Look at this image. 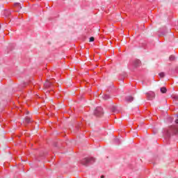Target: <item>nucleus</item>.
<instances>
[{"instance_id": "f257e3e1", "label": "nucleus", "mask_w": 178, "mask_h": 178, "mask_svg": "<svg viewBox=\"0 0 178 178\" xmlns=\"http://www.w3.org/2000/svg\"><path fill=\"white\" fill-rule=\"evenodd\" d=\"M95 162V159L94 157L91 158H85L81 161V165H83V166H88L90 163H94Z\"/></svg>"}, {"instance_id": "f03ea898", "label": "nucleus", "mask_w": 178, "mask_h": 178, "mask_svg": "<svg viewBox=\"0 0 178 178\" xmlns=\"http://www.w3.org/2000/svg\"><path fill=\"white\" fill-rule=\"evenodd\" d=\"M178 134L177 126H171L166 131L167 137H170V134Z\"/></svg>"}, {"instance_id": "7ed1b4c3", "label": "nucleus", "mask_w": 178, "mask_h": 178, "mask_svg": "<svg viewBox=\"0 0 178 178\" xmlns=\"http://www.w3.org/2000/svg\"><path fill=\"white\" fill-rule=\"evenodd\" d=\"M94 113L95 116H98V117L102 116V115H104V108H102L100 106L97 107L94 111Z\"/></svg>"}, {"instance_id": "20e7f679", "label": "nucleus", "mask_w": 178, "mask_h": 178, "mask_svg": "<svg viewBox=\"0 0 178 178\" xmlns=\"http://www.w3.org/2000/svg\"><path fill=\"white\" fill-rule=\"evenodd\" d=\"M154 98H155V93L154 92L147 93V99H149V101H152Z\"/></svg>"}, {"instance_id": "39448f33", "label": "nucleus", "mask_w": 178, "mask_h": 178, "mask_svg": "<svg viewBox=\"0 0 178 178\" xmlns=\"http://www.w3.org/2000/svg\"><path fill=\"white\" fill-rule=\"evenodd\" d=\"M52 82L47 80V81L44 84V86L45 87V88H51V87H52Z\"/></svg>"}, {"instance_id": "423d86ee", "label": "nucleus", "mask_w": 178, "mask_h": 178, "mask_svg": "<svg viewBox=\"0 0 178 178\" xmlns=\"http://www.w3.org/2000/svg\"><path fill=\"white\" fill-rule=\"evenodd\" d=\"M141 65V61L140 60L136 59L134 61V67H138Z\"/></svg>"}, {"instance_id": "0eeeda50", "label": "nucleus", "mask_w": 178, "mask_h": 178, "mask_svg": "<svg viewBox=\"0 0 178 178\" xmlns=\"http://www.w3.org/2000/svg\"><path fill=\"white\" fill-rule=\"evenodd\" d=\"M134 99V97H133V96H127L125 97V101L127 102H133Z\"/></svg>"}, {"instance_id": "6e6552de", "label": "nucleus", "mask_w": 178, "mask_h": 178, "mask_svg": "<svg viewBox=\"0 0 178 178\" xmlns=\"http://www.w3.org/2000/svg\"><path fill=\"white\" fill-rule=\"evenodd\" d=\"M111 111L113 112V113H118L119 111H118V107L116 106H113L111 107Z\"/></svg>"}, {"instance_id": "1a4fd4ad", "label": "nucleus", "mask_w": 178, "mask_h": 178, "mask_svg": "<svg viewBox=\"0 0 178 178\" xmlns=\"http://www.w3.org/2000/svg\"><path fill=\"white\" fill-rule=\"evenodd\" d=\"M160 91L162 94H166L168 89H166L165 87H162L161 88Z\"/></svg>"}, {"instance_id": "9d476101", "label": "nucleus", "mask_w": 178, "mask_h": 178, "mask_svg": "<svg viewBox=\"0 0 178 178\" xmlns=\"http://www.w3.org/2000/svg\"><path fill=\"white\" fill-rule=\"evenodd\" d=\"M10 14H11L10 10H6L4 12V15L6 17H9V16H10Z\"/></svg>"}, {"instance_id": "9b49d317", "label": "nucleus", "mask_w": 178, "mask_h": 178, "mask_svg": "<svg viewBox=\"0 0 178 178\" xmlns=\"http://www.w3.org/2000/svg\"><path fill=\"white\" fill-rule=\"evenodd\" d=\"M14 6L15 8H18V9H22V5H20L19 3H15Z\"/></svg>"}, {"instance_id": "f8f14e48", "label": "nucleus", "mask_w": 178, "mask_h": 178, "mask_svg": "<svg viewBox=\"0 0 178 178\" xmlns=\"http://www.w3.org/2000/svg\"><path fill=\"white\" fill-rule=\"evenodd\" d=\"M110 98H111V97L108 95H103V99H104L105 100L109 99Z\"/></svg>"}, {"instance_id": "ddd939ff", "label": "nucleus", "mask_w": 178, "mask_h": 178, "mask_svg": "<svg viewBox=\"0 0 178 178\" xmlns=\"http://www.w3.org/2000/svg\"><path fill=\"white\" fill-rule=\"evenodd\" d=\"M114 142L115 143V144H118V145L120 144V140L118 138H115L114 139Z\"/></svg>"}, {"instance_id": "4468645a", "label": "nucleus", "mask_w": 178, "mask_h": 178, "mask_svg": "<svg viewBox=\"0 0 178 178\" xmlns=\"http://www.w3.org/2000/svg\"><path fill=\"white\" fill-rule=\"evenodd\" d=\"M170 60H176V57L173 55L170 56L169 58Z\"/></svg>"}, {"instance_id": "2eb2a0df", "label": "nucleus", "mask_w": 178, "mask_h": 178, "mask_svg": "<svg viewBox=\"0 0 178 178\" xmlns=\"http://www.w3.org/2000/svg\"><path fill=\"white\" fill-rule=\"evenodd\" d=\"M26 123H30L31 122V119L30 118H25Z\"/></svg>"}, {"instance_id": "dca6fc26", "label": "nucleus", "mask_w": 178, "mask_h": 178, "mask_svg": "<svg viewBox=\"0 0 178 178\" xmlns=\"http://www.w3.org/2000/svg\"><path fill=\"white\" fill-rule=\"evenodd\" d=\"M159 75L161 77L163 78V77L165 76V72H160V73L159 74Z\"/></svg>"}, {"instance_id": "f3484780", "label": "nucleus", "mask_w": 178, "mask_h": 178, "mask_svg": "<svg viewBox=\"0 0 178 178\" xmlns=\"http://www.w3.org/2000/svg\"><path fill=\"white\" fill-rule=\"evenodd\" d=\"M174 101H178V96L177 95H175L172 97Z\"/></svg>"}, {"instance_id": "a211bd4d", "label": "nucleus", "mask_w": 178, "mask_h": 178, "mask_svg": "<svg viewBox=\"0 0 178 178\" xmlns=\"http://www.w3.org/2000/svg\"><path fill=\"white\" fill-rule=\"evenodd\" d=\"M94 40H95V38H94V37H91V38H90V42H94Z\"/></svg>"}, {"instance_id": "6ab92c4d", "label": "nucleus", "mask_w": 178, "mask_h": 178, "mask_svg": "<svg viewBox=\"0 0 178 178\" xmlns=\"http://www.w3.org/2000/svg\"><path fill=\"white\" fill-rule=\"evenodd\" d=\"M175 123L178 124V120H175Z\"/></svg>"}, {"instance_id": "aec40b11", "label": "nucleus", "mask_w": 178, "mask_h": 178, "mask_svg": "<svg viewBox=\"0 0 178 178\" xmlns=\"http://www.w3.org/2000/svg\"><path fill=\"white\" fill-rule=\"evenodd\" d=\"M101 178H105V176L102 175V176H101Z\"/></svg>"}, {"instance_id": "412c9836", "label": "nucleus", "mask_w": 178, "mask_h": 178, "mask_svg": "<svg viewBox=\"0 0 178 178\" xmlns=\"http://www.w3.org/2000/svg\"><path fill=\"white\" fill-rule=\"evenodd\" d=\"M0 29H1V25H0Z\"/></svg>"}, {"instance_id": "4be33fe9", "label": "nucleus", "mask_w": 178, "mask_h": 178, "mask_svg": "<svg viewBox=\"0 0 178 178\" xmlns=\"http://www.w3.org/2000/svg\"><path fill=\"white\" fill-rule=\"evenodd\" d=\"M177 118H178V115H177Z\"/></svg>"}]
</instances>
